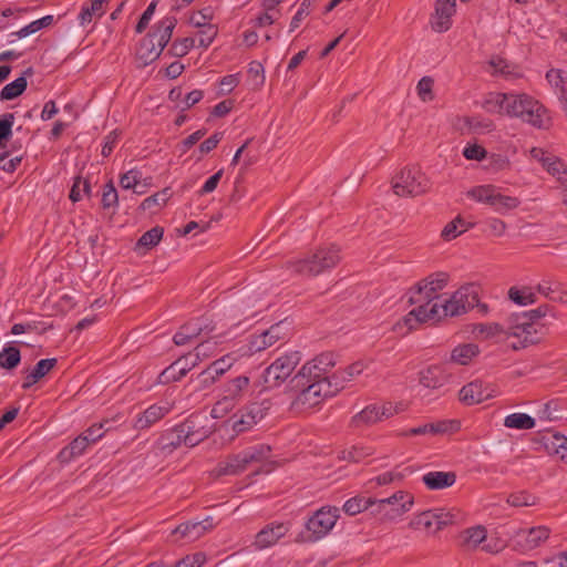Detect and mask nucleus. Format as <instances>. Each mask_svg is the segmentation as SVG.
<instances>
[{
	"instance_id": "f257e3e1",
	"label": "nucleus",
	"mask_w": 567,
	"mask_h": 567,
	"mask_svg": "<svg viewBox=\"0 0 567 567\" xmlns=\"http://www.w3.org/2000/svg\"><path fill=\"white\" fill-rule=\"evenodd\" d=\"M478 286L475 284H466L457 289L449 298H444L442 302H436L430 310H411L398 323L396 328L405 327V332L412 331L420 323L430 320H440L447 316L455 317L467 312L477 303Z\"/></svg>"
},
{
	"instance_id": "f03ea898",
	"label": "nucleus",
	"mask_w": 567,
	"mask_h": 567,
	"mask_svg": "<svg viewBox=\"0 0 567 567\" xmlns=\"http://www.w3.org/2000/svg\"><path fill=\"white\" fill-rule=\"evenodd\" d=\"M288 386L291 395L290 410L297 413L320 405L326 399L332 398L333 390H337L329 382L300 371L290 379Z\"/></svg>"
},
{
	"instance_id": "7ed1b4c3",
	"label": "nucleus",
	"mask_w": 567,
	"mask_h": 567,
	"mask_svg": "<svg viewBox=\"0 0 567 567\" xmlns=\"http://www.w3.org/2000/svg\"><path fill=\"white\" fill-rule=\"evenodd\" d=\"M548 306H540L537 309L512 313L508 317V334L515 341L511 343L514 350H520L540 341L544 332L538 320L546 316Z\"/></svg>"
},
{
	"instance_id": "20e7f679",
	"label": "nucleus",
	"mask_w": 567,
	"mask_h": 567,
	"mask_svg": "<svg viewBox=\"0 0 567 567\" xmlns=\"http://www.w3.org/2000/svg\"><path fill=\"white\" fill-rule=\"evenodd\" d=\"M177 20L175 17H165L153 30L141 40L136 49L138 68H145L156 61L169 42Z\"/></svg>"
},
{
	"instance_id": "39448f33",
	"label": "nucleus",
	"mask_w": 567,
	"mask_h": 567,
	"mask_svg": "<svg viewBox=\"0 0 567 567\" xmlns=\"http://www.w3.org/2000/svg\"><path fill=\"white\" fill-rule=\"evenodd\" d=\"M507 115L518 117L537 128H547L550 122L547 110L525 93H508Z\"/></svg>"
},
{
	"instance_id": "423d86ee",
	"label": "nucleus",
	"mask_w": 567,
	"mask_h": 567,
	"mask_svg": "<svg viewBox=\"0 0 567 567\" xmlns=\"http://www.w3.org/2000/svg\"><path fill=\"white\" fill-rule=\"evenodd\" d=\"M449 275L445 272H435L421 280L414 288L410 289L409 302L417 305L413 310H430L436 302H442L444 297L439 292L447 285Z\"/></svg>"
},
{
	"instance_id": "0eeeda50",
	"label": "nucleus",
	"mask_w": 567,
	"mask_h": 567,
	"mask_svg": "<svg viewBox=\"0 0 567 567\" xmlns=\"http://www.w3.org/2000/svg\"><path fill=\"white\" fill-rule=\"evenodd\" d=\"M449 275L445 272H435L421 280L414 288L410 289L409 302L417 305L413 310H430L436 302H442L444 297L439 292L447 285Z\"/></svg>"
},
{
	"instance_id": "6e6552de",
	"label": "nucleus",
	"mask_w": 567,
	"mask_h": 567,
	"mask_svg": "<svg viewBox=\"0 0 567 567\" xmlns=\"http://www.w3.org/2000/svg\"><path fill=\"white\" fill-rule=\"evenodd\" d=\"M340 261V248L329 245L319 248L311 256L289 262L296 274L302 276H318L333 268Z\"/></svg>"
},
{
	"instance_id": "1a4fd4ad",
	"label": "nucleus",
	"mask_w": 567,
	"mask_h": 567,
	"mask_svg": "<svg viewBox=\"0 0 567 567\" xmlns=\"http://www.w3.org/2000/svg\"><path fill=\"white\" fill-rule=\"evenodd\" d=\"M339 517L338 507H322L318 509L306 523V530L299 535L303 543H315L333 528Z\"/></svg>"
},
{
	"instance_id": "9d476101",
	"label": "nucleus",
	"mask_w": 567,
	"mask_h": 567,
	"mask_svg": "<svg viewBox=\"0 0 567 567\" xmlns=\"http://www.w3.org/2000/svg\"><path fill=\"white\" fill-rule=\"evenodd\" d=\"M392 188L398 196H420L427 192V177L417 167H405L392 178Z\"/></svg>"
},
{
	"instance_id": "9b49d317",
	"label": "nucleus",
	"mask_w": 567,
	"mask_h": 567,
	"mask_svg": "<svg viewBox=\"0 0 567 567\" xmlns=\"http://www.w3.org/2000/svg\"><path fill=\"white\" fill-rule=\"evenodd\" d=\"M467 196L478 203L489 205L495 213L501 215L517 208L520 204L517 197L503 195L494 185L475 186L467 192Z\"/></svg>"
},
{
	"instance_id": "f8f14e48",
	"label": "nucleus",
	"mask_w": 567,
	"mask_h": 567,
	"mask_svg": "<svg viewBox=\"0 0 567 567\" xmlns=\"http://www.w3.org/2000/svg\"><path fill=\"white\" fill-rule=\"evenodd\" d=\"M458 518V512L447 511L445 508H434L415 515L410 522V527L435 534L446 526L457 523Z\"/></svg>"
},
{
	"instance_id": "ddd939ff",
	"label": "nucleus",
	"mask_w": 567,
	"mask_h": 567,
	"mask_svg": "<svg viewBox=\"0 0 567 567\" xmlns=\"http://www.w3.org/2000/svg\"><path fill=\"white\" fill-rule=\"evenodd\" d=\"M301 361L299 351H291L277 358L262 372L265 388H277L281 385L293 372Z\"/></svg>"
},
{
	"instance_id": "4468645a",
	"label": "nucleus",
	"mask_w": 567,
	"mask_h": 567,
	"mask_svg": "<svg viewBox=\"0 0 567 567\" xmlns=\"http://www.w3.org/2000/svg\"><path fill=\"white\" fill-rule=\"evenodd\" d=\"M269 408L270 403L267 401L248 404L231 416L230 421L233 430L236 433H243L250 430L265 417Z\"/></svg>"
},
{
	"instance_id": "2eb2a0df",
	"label": "nucleus",
	"mask_w": 567,
	"mask_h": 567,
	"mask_svg": "<svg viewBox=\"0 0 567 567\" xmlns=\"http://www.w3.org/2000/svg\"><path fill=\"white\" fill-rule=\"evenodd\" d=\"M550 529L546 526L520 528L513 536L514 546L520 551L533 550L548 539Z\"/></svg>"
},
{
	"instance_id": "dca6fc26",
	"label": "nucleus",
	"mask_w": 567,
	"mask_h": 567,
	"mask_svg": "<svg viewBox=\"0 0 567 567\" xmlns=\"http://www.w3.org/2000/svg\"><path fill=\"white\" fill-rule=\"evenodd\" d=\"M496 390L492 384L475 380L464 385L458 393L460 401L466 405L482 403L495 396Z\"/></svg>"
},
{
	"instance_id": "f3484780",
	"label": "nucleus",
	"mask_w": 567,
	"mask_h": 567,
	"mask_svg": "<svg viewBox=\"0 0 567 567\" xmlns=\"http://www.w3.org/2000/svg\"><path fill=\"white\" fill-rule=\"evenodd\" d=\"M288 332L289 323L286 320L277 322L262 333L252 337L249 350L252 352H260L268 347L274 346L277 341L286 338Z\"/></svg>"
},
{
	"instance_id": "a211bd4d",
	"label": "nucleus",
	"mask_w": 567,
	"mask_h": 567,
	"mask_svg": "<svg viewBox=\"0 0 567 567\" xmlns=\"http://www.w3.org/2000/svg\"><path fill=\"white\" fill-rule=\"evenodd\" d=\"M414 503V498L411 494L399 491L393 495L381 498V506H388L390 511L384 512L385 519H394L402 514L409 512Z\"/></svg>"
},
{
	"instance_id": "6ab92c4d",
	"label": "nucleus",
	"mask_w": 567,
	"mask_h": 567,
	"mask_svg": "<svg viewBox=\"0 0 567 567\" xmlns=\"http://www.w3.org/2000/svg\"><path fill=\"white\" fill-rule=\"evenodd\" d=\"M288 532L289 527L284 523L267 524L257 533L254 545L257 549L268 548L277 544Z\"/></svg>"
},
{
	"instance_id": "aec40b11",
	"label": "nucleus",
	"mask_w": 567,
	"mask_h": 567,
	"mask_svg": "<svg viewBox=\"0 0 567 567\" xmlns=\"http://www.w3.org/2000/svg\"><path fill=\"white\" fill-rule=\"evenodd\" d=\"M336 365V354L332 352H324L317 355L315 359L306 362L301 368L300 372H305L307 375H316L317 379H323L329 371Z\"/></svg>"
},
{
	"instance_id": "412c9836",
	"label": "nucleus",
	"mask_w": 567,
	"mask_h": 567,
	"mask_svg": "<svg viewBox=\"0 0 567 567\" xmlns=\"http://www.w3.org/2000/svg\"><path fill=\"white\" fill-rule=\"evenodd\" d=\"M196 416H189L183 423L175 426V432L179 433V437L184 439V444L187 446H195L202 442L206 435V431L197 429Z\"/></svg>"
},
{
	"instance_id": "4be33fe9",
	"label": "nucleus",
	"mask_w": 567,
	"mask_h": 567,
	"mask_svg": "<svg viewBox=\"0 0 567 567\" xmlns=\"http://www.w3.org/2000/svg\"><path fill=\"white\" fill-rule=\"evenodd\" d=\"M456 2L435 3V14L432 20V28L436 32H445L451 28V18L455 13Z\"/></svg>"
},
{
	"instance_id": "5701e85b",
	"label": "nucleus",
	"mask_w": 567,
	"mask_h": 567,
	"mask_svg": "<svg viewBox=\"0 0 567 567\" xmlns=\"http://www.w3.org/2000/svg\"><path fill=\"white\" fill-rule=\"evenodd\" d=\"M422 482L429 489H444L455 484L456 474L454 472L433 471L424 474Z\"/></svg>"
},
{
	"instance_id": "b1692460",
	"label": "nucleus",
	"mask_w": 567,
	"mask_h": 567,
	"mask_svg": "<svg viewBox=\"0 0 567 567\" xmlns=\"http://www.w3.org/2000/svg\"><path fill=\"white\" fill-rule=\"evenodd\" d=\"M243 452L245 454V457L248 461V464L262 463L261 468L257 473H259V472L269 473L271 471L270 463H268V460L271 455V447L269 445L259 444V445L247 447Z\"/></svg>"
},
{
	"instance_id": "393cba45",
	"label": "nucleus",
	"mask_w": 567,
	"mask_h": 567,
	"mask_svg": "<svg viewBox=\"0 0 567 567\" xmlns=\"http://www.w3.org/2000/svg\"><path fill=\"white\" fill-rule=\"evenodd\" d=\"M248 461L241 451L238 454L227 457V460L219 462L216 467V474L221 475H237L243 473L248 467Z\"/></svg>"
},
{
	"instance_id": "a878e982",
	"label": "nucleus",
	"mask_w": 567,
	"mask_h": 567,
	"mask_svg": "<svg viewBox=\"0 0 567 567\" xmlns=\"http://www.w3.org/2000/svg\"><path fill=\"white\" fill-rule=\"evenodd\" d=\"M449 379V374L441 365H431L420 372V383L429 389H439L443 386Z\"/></svg>"
},
{
	"instance_id": "bb28decb",
	"label": "nucleus",
	"mask_w": 567,
	"mask_h": 567,
	"mask_svg": "<svg viewBox=\"0 0 567 567\" xmlns=\"http://www.w3.org/2000/svg\"><path fill=\"white\" fill-rule=\"evenodd\" d=\"M169 409L167 406L153 404L147 408L143 413L138 414L134 422V427L137 430H145L151 427L154 423L163 419Z\"/></svg>"
},
{
	"instance_id": "cd10ccee",
	"label": "nucleus",
	"mask_w": 567,
	"mask_h": 567,
	"mask_svg": "<svg viewBox=\"0 0 567 567\" xmlns=\"http://www.w3.org/2000/svg\"><path fill=\"white\" fill-rule=\"evenodd\" d=\"M210 528H213V518H206L202 522H188L181 524L176 527L174 533L179 534L188 540H195Z\"/></svg>"
},
{
	"instance_id": "c85d7f7f",
	"label": "nucleus",
	"mask_w": 567,
	"mask_h": 567,
	"mask_svg": "<svg viewBox=\"0 0 567 567\" xmlns=\"http://www.w3.org/2000/svg\"><path fill=\"white\" fill-rule=\"evenodd\" d=\"M109 1L110 0H90L85 2L78 17L80 25L84 27L91 23L93 19L101 18L105 13V4H107Z\"/></svg>"
},
{
	"instance_id": "c756f323",
	"label": "nucleus",
	"mask_w": 567,
	"mask_h": 567,
	"mask_svg": "<svg viewBox=\"0 0 567 567\" xmlns=\"http://www.w3.org/2000/svg\"><path fill=\"white\" fill-rule=\"evenodd\" d=\"M33 74V69L28 68L21 76L8 83L0 91V100L1 101H10L18 96H20L28 86L27 76H31Z\"/></svg>"
},
{
	"instance_id": "7c9ffc66",
	"label": "nucleus",
	"mask_w": 567,
	"mask_h": 567,
	"mask_svg": "<svg viewBox=\"0 0 567 567\" xmlns=\"http://www.w3.org/2000/svg\"><path fill=\"white\" fill-rule=\"evenodd\" d=\"M56 363L58 360L55 358L40 360L31 370V372L25 375L24 381L22 383V389H30L39 380L44 378L56 365Z\"/></svg>"
},
{
	"instance_id": "2f4dec72",
	"label": "nucleus",
	"mask_w": 567,
	"mask_h": 567,
	"mask_svg": "<svg viewBox=\"0 0 567 567\" xmlns=\"http://www.w3.org/2000/svg\"><path fill=\"white\" fill-rule=\"evenodd\" d=\"M382 414H384V412L379 411V406L377 404L368 405L362 411L352 416L351 426L354 429L370 426L381 421Z\"/></svg>"
},
{
	"instance_id": "473e14b6",
	"label": "nucleus",
	"mask_w": 567,
	"mask_h": 567,
	"mask_svg": "<svg viewBox=\"0 0 567 567\" xmlns=\"http://www.w3.org/2000/svg\"><path fill=\"white\" fill-rule=\"evenodd\" d=\"M249 384L250 379L248 375H239L227 381L223 386V392L239 402L248 391Z\"/></svg>"
},
{
	"instance_id": "72a5a7b5",
	"label": "nucleus",
	"mask_w": 567,
	"mask_h": 567,
	"mask_svg": "<svg viewBox=\"0 0 567 567\" xmlns=\"http://www.w3.org/2000/svg\"><path fill=\"white\" fill-rule=\"evenodd\" d=\"M460 538L461 546L466 550H472L486 539V529L483 526L471 527L465 529Z\"/></svg>"
},
{
	"instance_id": "f704fd0d",
	"label": "nucleus",
	"mask_w": 567,
	"mask_h": 567,
	"mask_svg": "<svg viewBox=\"0 0 567 567\" xmlns=\"http://www.w3.org/2000/svg\"><path fill=\"white\" fill-rule=\"evenodd\" d=\"M507 100L508 93L493 92L486 96L483 107L488 113L507 115Z\"/></svg>"
},
{
	"instance_id": "c9c22d12",
	"label": "nucleus",
	"mask_w": 567,
	"mask_h": 567,
	"mask_svg": "<svg viewBox=\"0 0 567 567\" xmlns=\"http://www.w3.org/2000/svg\"><path fill=\"white\" fill-rule=\"evenodd\" d=\"M478 353V347L474 343H465L455 347L451 352V361L466 365Z\"/></svg>"
},
{
	"instance_id": "e433bc0d",
	"label": "nucleus",
	"mask_w": 567,
	"mask_h": 567,
	"mask_svg": "<svg viewBox=\"0 0 567 567\" xmlns=\"http://www.w3.org/2000/svg\"><path fill=\"white\" fill-rule=\"evenodd\" d=\"M90 441L83 434L74 439L66 447L60 452L62 461H69L72 457L81 455L89 446Z\"/></svg>"
},
{
	"instance_id": "4c0bfd02",
	"label": "nucleus",
	"mask_w": 567,
	"mask_h": 567,
	"mask_svg": "<svg viewBox=\"0 0 567 567\" xmlns=\"http://www.w3.org/2000/svg\"><path fill=\"white\" fill-rule=\"evenodd\" d=\"M484 159H485V164H483L482 167H483V169H485L486 172H488L491 174H496V173L506 171L511 166V162H509L508 157L503 154H495V153H493L491 155L486 154V157Z\"/></svg>"
},
{
	"instance_id": "58836bf2",
	"label": "nucleus",
	"mask_w": 567,
	"mask_h": 567,
	"mask_svg": "<svg viewBox=\"0 0 567 567\" xmlns=\"http://www.w3.org/2000/svg\"><path fill=\"white\" fill-rule=\"evenodd\" d=\"M504 425L509 429L530 430L535 427V419L525 413H513L505 417Z\"/></svg>"
},
{
	"instance_id": "ea45409f",
	"label": "nucleus",
	"mask_w": 567,
	"mask_h": 567,
	"mask_svg": "<svg viewBox=\"0 0 567 567\" xmlns=\"http://www.w3.org/2000/svg\"><path fill=\"white\" fill-rule=\"evenodd\" d=\"M164 229L159 226L153 227L152 229L144 233L136 243V249L150 250L155 247L162 239Z\"/></svg>"
},
{
	"instance_id": "a19ab883",
	"label": "nucleus",
	"mask_w": 567,
	"mask_h": 567,
	"mask_svg": "<svg viewBox=\"0 0 567 567\" xmlns=\"http://www.w3.org/2000/svg\"><path fill=\"white\" fill-rule=\"evenodd\" d=\"M472 226V224H467L462 217L457 216L452 221L446 224L441 233V236L444 240H452Z\"/></svg>"
},
{
	"instance_id": "79ce46f5",
	"label": "nucleus",
	"mask_w": 567,
	"mask_h": 567,
	"mask_svg": "<svg viewBox=\"0 0 567 567\" xmlns=\"http://www.w3.org/2000/svg\"><path fill=\"white\" fill-rule=\"evenodd\" d=\"M21 361V354L18 348L8 346L0 352V368L12 370Z\"/></svg>"
},
{
	"instance_id": "37998d69",
	"label": "nucleus",
	"mask_w": 567,
	"mask_h": 567,
	"mask_svg": "<svg viewBox=\"0 0 567 567\" xmlns=\"http://www.w3.org/2000/svg\"><path fill=\"white\" fill-rule=\"evenodd\" d=\"M508 298L513 302H515L519 306H527V305L534 303L536 301L535 293L528 287H523V288L512 287V288H509Z\"/></svg>"
},
{
	"instance_id": "c03bdc74",
	"label": "nucleus",
	"mask_w": 567,
	"mask_h": 567,
	"mask_svg": "<svg viewBox=\"0 0 567 567\" xmlns=\"http://www.w3.org/2000/svg\"><path fill=\"white\" fill-rule=\"evenodd\" d=\"M371 502L369 497L357 495L348 499L343 505V511L350 516H354L363 511L369 509Z\"/></svg>"
},
{
	"instance_id": "a18cd8bd",
	"label": "nucleus",
	"mask_w": 567,
	"mask_h": 567,
	"mask_svg": "<svg viewBox=\"0 0 567 567\" xmlns=\"http://www.w3.org/2000/svg\"><path fill=\"white\" fill-rule=\"evenodd\" d=\"M182 328L192 340L200 336L203 332L209 333L214 330L213 326L205 323L202 319L190 320L183 324Z\"/></svg>"
},
{
	"instance_id": "49530a36",
	"label": "nucleus",
	"mask_w": 567,
	"mask_h": 567,
	"mask_svg": "<svg viewBox=\"0 0 567 567\" xmlns=\"http://www.w3.org/2000/svg\"><path fill=\"white\" fill-rule=\"evenodd\" d=\"M473 332L476 336H483L485 338H491L498 336L501 333H508V327L505 329L502 324L492 322V323H477L474 326ZM511 337L509 334H507Z\"/></svg>"
},
{
	"instance_id": "de8ad7c7",
	"label": "nucleus",
	"mask_w": 567,
	"mask_h": 567,
	"mask_svg": "<svg viewBox=\"0 0 567 567\" xmlns=\"http://www.w3.org/2000/svg\"><path fill=\"white\" fill-rule=\"evenodd\" d=\"M237 403V400L223 392L220 400H218L212 409V416L221 417L224 414L231 411Z\"/></svg>"
},
{
	"instance_id": "09e8293b",
	"label": "nucleus",
	"mask_w": 567,
	"mask_h": 567,
	"mask_svg": "<svg viewBox=\"0 0 567 567\" xmlns=\"http://www.w3.org/2000/svg\"><path fill=\"white\" fill-rule=\"evenodd\" d=\"M540 443L548 454L558 455L560 445L565 443L564 435L559 433H548L542 436Z\"/></svg>"
},
{
	"instance_id": "8fccbe9b",
	"label": "nucleus",
	"mask_w": 567,
	"mask_h": 567,
	"mask_svg": "<svg viewBox=\"0 0 567 567\" xmlns=\"http://www.w3.org/2000/svg\"><path fill=\"white\" fill-rule=\"evenodd\" d=\"M373 453L374 450L371 446L354 445L351 450L343 452V458L352 462H361Z\"/></svg>"
},
{
	"instance_id": "3c124183",
	"label": "nucleus",
	"mask_w": 567,
	"mask_h": 567,
	"mask_svg": "<svg viewBox=\"0 0 567 567\" xmlns=\"http://www.w3.org/2000/svg\"><path fill=\"white\" fill-rule=\"evenodd\" d=\"M141 177L142 174L140 171L131 169L121 176L120 185L123 189H133L135 193L142 194V190L136 189Z\"/></svg>"
},
{
	"instance_id": "603ef678",
	"label": "nucleus",
	"mask_w": 567,
	"mask_h": 567,
	"mask_svg": "<svg viewBox=\"0 0 567 567\" xmlns=\"http://www.w3.org/2000/svg\"><path fill=\"white\" fill-rule=\"evenodd\" d=\"M507 503L514 507L533 506L536 504V497L528 494L527 492L512 493L507 497Z\"/></svg>"
},
{
	"instance_id": "864d4df0",
	"label": "nucleus",
	"mask_w": 567,
	"mask_h": 567,
	"mask_svg": "<svg viewBox=\"0 0 567 567\" xmlns=\"http://www.w3.org/2000/svg\"><path fill=\"white\" fill-rule=\"evenodd\" d=\"M169 198V189L165 188L147 198H145L142 203V208L144 210L152 209L153 207H161L164 205Z\"/></svg>"
},
{
	"instance_id": "5fc2aeb1",
	"label": "nucleus",
	"mask_w": 567,
	"mask_h": 567,
	"mask_svg": "<svg viewBox=\"0 0 567 567\" xmlns=\"http://www.w3.org/2000/svg\"><path fill=\"white\" fill-rule=\"evenodd\" d=\"M13 123V113H4L0 116V147L2 146L3 141H8L12 136Z\"/></svg>"
},
{
	"instance_id": "6e6d98bb",
	"label": "nucleus",
	"mask_w": 567,
	"mask_h": 567,
	"mask_svg": "<svg viewBox=\"0 0 567 567\" xmlns=\"http://www.w3.org/2000/svg\"><path fill=\"white\" fill-rule=\"evenodd\" d=\"M179 363H172L166 369H164L158 375V383L168 384L171 382L179 381L185 374H181L179 369H177Z\"/></svg>"
},
{
	"instance_id": "4d7b16f0",
	"label": "nucleus",
	"mask_w": 567,
	"mask_h": 567,
	"mask_svg": "<svg viewBox=\"0 0 567 567\" xmlns=\"http://www.w3.org/2000/svg\"><path fill=\"white\" fill-rule=\"evenodd\" d=\"M235 359L230 354H226L209 364L214 375L219 378L227 372L234 364Z\"/></svg>"
},
{
	"instance_id": "13d9d810",
	"label": "nucleus",
	"mask_w": 567,
	"mask_h": 567,
	"mask_svg": "<svg viewBox=\"0 0 567 567\" xmlns=\"http://www.w3.org/2000/svg\"><path fill=\"white\" fill-rule=\"evenodd\" d=\"M216 350H217V341L208 339V340H205L204 342L199 343L194 349V353L202 362L203 360L208 359L212 355H214Z\"/></svg>"
},
{
	"instance_id": "bf43d9fd",
	"label": "nucleus",
	"mask_w": 567,
	"mask_h": 567,
	"mask_svg": "<svg viewBox=\"0 0 567 567\" xmlns=\"http://www.w3.org/2000/svg\"><path fill=\"white\" fill-rule=\"evenodd\" d=\"M195 45V40L192 38H184L181 40H176L173 42L169 52L174 56H184L186 55L192 48Z\"/></svg>"
},
{
	"instance_id": "052dcab7",
	"label": "nucleus",
	"mask_w": 567,
	"mask_h": 567,
	"mask_svg": "<svg viewBox=\"0 0 567 567\" xmlns=\"http://www.w3.org/2000/svg\"><path fill=\"white\" fill-rule=\"evenodd\" d=\"M313 1L312 0H302L299 9L297 10L296 14L292 17L290 22V32H292L295 29H297L300 24V22L309 16L311 11V6Z\"/></svg>"
},
{
	"instance_id": "680f3d73",
	"label": "nucleus",
	"mask_w": 567,
	"mask_h": 567,
	"mask_svg": "<svg viewBox=\"0 0 567 567\" xmlns=\"http://www.w3.org/2000/svg\"><path fill=\"white\" fill-rule=\"evenodd\" d=\"M199 359L194 352H189L185 355L179 357L174 363H179L178 368L181 374H187L193 368L199 363Z\"/></svg>"
},
{
	"instance_id": "e2e57ef3",
	"label": "nucleus",
	"mask_w": 567,
	"mask_h": 567,
	"mask_svg": "<svg viewBox=\"0 0 567 567\" xmlns=\"http://www.w3.org/2000/svg\"><path fill=\"white\" fill-rule=\"evenodd\" d=\"M118 195L112 182L104 186L102 194L103 208H111L117 205Z\"/></svg>"
},
{
	"instance_id": "0e129e2a",
	"label": "nucleus",
	"mask_w": 567,
	"mask_h": 567,
	"mask_svg": "<svg viewBox=\"0 0 567 567\" xmlns=\"http://www.w3.org/2000/svg\"><path fill=\"white\" fill-rule=\"evenodd\" d=\"M484 231L496 237L503 236L506 230V224L498 218H488L484 221Z\"/></svg>"
},
{
	"instance_id": "69168bd1",
	"label": "nucleus",
	"mask_w": 567,
	"mask_h": 567,
	"mask_svg": "<svg viewBox=\"0 0 567 567\" xmlns=\"http://www.w3.org/2000/svg\"><path fill=\"white\" fill-rule=\"evenodd\" d=\"M486 150L477 144L467 145L463 150V155L467 159L483 161L486 157Z\"/></svg>"
},
{
	"instance_id": "338daca9",
	"label": "nucleus",
	"mask_w": 567,
	"mask_h": 567,
	"mask_svg": "<svg viewBox=\"0 0 567 567\" xmlns=\"http://www.w3.org/2000/svg\"><path fill=\"white\" fill-rule=\"evenodd\" d=\"M433 434H443L447 432H455L460 429V422L455 420H443L432 423Z\"/></svg>"
},
{
	"instance_id": "774afa93",
	"label": "nucleus",
	"mask_w": 567,
	"mask_h": 567,
	"mask_svg": "<svg viewBox=\"0 0 567 567\" xmlns=\"http://www.w3.org/2000/svg\"><path fill=\"white\" fill-rule=\"evenodd\" d=\"M217 379L218 378L214 375V372L208 367L196 377L195 381L198 383L196 389L204 390L214 384Z\"/></svg>"
}]
</instances>
